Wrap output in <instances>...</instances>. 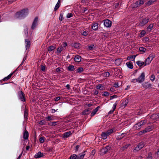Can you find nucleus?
<instances>
[{
    "mask_svg": "<svg viewBox=\"0 0 159 159\" xmlns=\"http://www.w3.org/2000/svg\"><path fill=\"white\" fill-rule=\"evenodd\" d=\"M28 9L25 8L16 12L15 17L16 19H22L25 17L28 14Z\"/></svg>",
    "mask_w": 159,
    "mask_h": 159,
    "instance_id": "obj_1",
    "label": "nucleus"
},
{
    "mask_svg": "<svg viewBox=\"0 0 159 159\" xmlns=\"http://www.w3.org/2000/svg\"><path fill=\"white\" fill-rule=\"evenodd\" d=\"M145 123L146 122L144 120H142L135 124L134 126V128L136 130H139Z\"/></svg>",
    "mask_w": 159,
    "mask_h": 159,
    "instance_id": "obj_2",
    "label": "nucleus"
},
{
    "mask_svg": "<svg viewBox=\"0 0 159 159\" xmlns=\"http://www.w3.org/2000/svg\"><path fill=\"white\" fill-rule=\"evenodd\" d=\"M18 95L19 99L21 101L25 102L26 101L25 93L22 91H19L18 92Z\"/></svg>",
    "mask_w": 159,
    "mask_h": 159,
    "instance_id": "obj_3",
    "label": "nucleus"
},
{
    "mask_svg": "<svg viewBox=\"0 0 159 159\" xmlns=\"http://www.w3.org/2000/svg\"><path fill=\"white\" fill-rule=\"evenodd\" d=\"M111 148V146L110 145H108L103 148H102L100 150V152L101 155H103L106 153L110 150Z\"/></svg>",
    "mask_w": 159,
    "mask_h": 159,
    "instance_id": "obj_4",
    "label": "nucleus"
},
{
    "mask_svg": "<svg viewBox=\"0 0 159 159\" xmlns=\"http://www.w3.org/2000/svg\"><path fill=\"white\" fill-rule=\"evenodd\" d=\"M144 4V1L143 0H139L135 2L132 4V8H136Z\"/></svg>",
    "mask_w": 159,
    "mask_h": 159,
    "instance_id": "obj_5",
    "label": "nucleus"
},
{
    "mask_svg": "<svg viewBox=\"0 0 159 159\" xmlns=\"http://www.w3.org/2000/svg\"><path fill=\"white\" fill-rule=\"evenodd\" d=\"M144 146V143L143 141H142L139 143V144L135 147L134 151L135 150L136 152L138 151L142 148Z\"/></svg>",
    "mask_w": 159,
    "mask_h": 159,
    "instance_id": "obj_6",
    "label": "nucleus"
},
{
    "mask_svg": "<svg viewBox=\"0 0 159 159\" xmlns=\"http://www.w3.org/2000/svg\"><path fill=\"white\" fill-rule=\"evenodd\" d=\"M38 19V16L36 17L34 19L31 28L32 30H34L37 26Z\"/></svg>",
    "mask_w": 159,
    "mask_h": 159,
    "instance_id": "obj_7",
    "label": "nucleus"
},
{
    "mask_svg": "<svg viewBox=\"0 0 159 159\" xmlns=\"http://www.w3.org/2000/svg\"><path fill=\"white\" fill-rule=\"evenodd\" d=\"M104 25L107 28L110 27L112 25L111 21L109 19H106L103 21Z\"/></svg>",
    "mask_w": 159,
    "mask_h": 159,
    "instance_id": "obj_8",
    "label": "nucleus"
},
{
    "mask_svg": "<svg viewBox=\"0 0 159 159\" xmlns=\"http://www.w3.org/2000/svg\"><path fill=\"white\" fill-rule=\"evenodd\" d=\"M145 73L142 72L139 77L138 78V83H141L143 82L145 79Z\"/></svg>",
    "mask_w": 159,
    "mask_h": 159,
    "instance_id": "obj_9",
    "label": "nucleus"
},
{
    "mask_svg": "<svg viewBox=\"0 0 159 159\" xmlns=\"http://www.w3.org/2000/svg\"><path fill=\"white\" fill-rule=\"evenodd\" d=\"M142 86L145 89H150L152 88V84L149 83L148 82H144L142 84Z\"/></svg>",
    "mask_w": 159,
    "mask_h": 159,
    "instance_id": "obj_10",
    "label": "nucleus"
},
{
    "mask_svg": "<svg viewBox=\"0 0 159 159\" xmlns=\"http://www.w3.org/2000/svg\"><path fill=\"white\" fill-rule=\"evenodd\" d=\"M149 19L148 17H146L143 19L139 23V25L141 26H143L146 24L148 21Z\"/></svg>",
    "mask_w": 159,
    "mask_h": 159,
    "instance_id": "obj_11",
    "label": "nucleus"
},
{
    "mask_svg": "<svg viewBox=\"0 0 159 159\" xmlns=\"http://www.w3.org/2000/svg\"><path fill=\"white\" fill-rule=\"evenodd\" d=\"M98 23L95 22L93 23L91 25V28L95 31L97 30L98 29Z\"/></svg>",
    "mask_w": 159,
    "mask_h": 159,
    "instance_id": "obj_12",
    "label": "nucleus"
},
{
    "mask_svg": "<svg viewBox=\"0 0 159 159\" xmlns=\"http://www.w3.org/2000/svg\"><path fill=\"white\" fill-rule=\"evenodd\" d=\"M29 134L28 131L25 129L24 130V132L23 134V138L24 139L27 140L28 139Z\"/></svg>",
    "mask_w": 159,
    "mask_h": 159,
    "instance_id": "obj_13",
    "label": "nucleus"
},
{
    "mask_svg": "<svg viewBox=\"0 0 159 159\" xmlns=\"http://www.w3.org/2000/svg\"><path fill=\"white\" fill-rule=\"evenodd\" d=\"M91 110V108L86 109L83 111L82 112V114L83 115H88L90 113Z\"/></svg>",
    "mask_w": 159,
    "mask_h": 159,
    "instance_id": "obj_14",
    "label": "nucleus"
},
{
    "mask_svg": "<svg viewBox=\"0 0 159 159\" xmlns=\"http://www.w3.org/2000/svg\"><path fill=\"white\" fill-rule=\"evenodd\" d=\"M25 48L26 49L29 48L30 45V42L29 39H25Z\"/></svg>",
    "mask_w": 159,
    "mask_h": 159,
    "instance_id": "obj_15",
    "label": "nucleus"
},
{
    "mask_svg": "<svg viewBox=\"0 0 159 159\" xmlns=\"http://www.w3.org/2000/svg\"><path fill=\"white\" fill-rule=\"evenodd\" d=\"M151 118L153 120L159 118V113L153 114L151 116Z\"/></svg>",
    "mask_w": 159,
    "mask_h": 159,
    "instance_id": "obj_16",
    "label": "nucleus"
},
{
    "mask_svg": "<svg viewBox=\"0 0 159 159\" xmlns=\"http://www.w3.org/2000/svg\"><path fill=\"white\" fill-rule=\"evenodd\" d=\"M28 109L25 107L24 111V118L25 120H27L28 119Z\"/></svg>",
    "mask_w": 159,
    "mask_h": 159,
    "instance_id": "obj_17",
    "label": "nucleus"
},
{
    "mask_svg": "<svg viewBox=\"0 0 159 159\" xmlns=\"http://www.w3.org/2000/svg\"><path fill=\"white\" fill-rule=\"evenodd\" d=\"M43 156V153L40 152H39L35 155L34 157L35 158H39Z\"/></svg>",
    "mask_w": 159,
    "mask_h": 159,
    "instance_id": "obj_18",
    "label": "nucleus"
},
{
    "mask_svg": "<svg viewBox=\"0 0 159 159\" xmlns=\"http://www.w3.org/2000/svg\"><path fill=\"white\" fill-rule=\"evenodd\" d=\"M72 134L71 132L70 131H69L64 133L63 134V137L67 138L70 136Z\"/></svg>",
    "mask_w": 159,
    "mask_h": 159,
    "instance_id": "obj_19",
    "label": "nucleus"
},
{
    "mask_svg": "<svg viewBox=\"0 0 159 159\" xmlns=\"http://www.w3.org/2000/svg\"><path fill=\"white\" fill-rule=\"evenodd\" d=\"M81 57L80 56L76 55L74 58V60L75 62H79L81 61Z\"/></svg>",
    "mask_w": 159,
    "mask_h": 159,
    "instance_id": "obj_20",
    "label": "nucleus"
},
{
    "mask_svg": "<svg viewBox=\"0 0 159 159\" xmlns=\"http://www.w3.org/2000/svg\"><path fill=\"white\" fill-rule=\"evenodd\" d=\"M126 64L129 68L132 69L133 68V66L132 62H127L126 63Z\"/></svg>",
    "mask_w": 159,
    "mask_h": 159,
    "instance_id": "obj_21",
    "label": "nucleus"
},
{
    "mask_svg": "<svg viewBox=\"0 0 159 159\" xmlns=\"http://www.w3.org/2000/svg\"><path fill=\"white\" fill-rule=\"evenodd\" d=\"M126 134L125 133H122L120 135L116 137V140H120L121 139L123 138L124 136H125Z\"/></svg>",
    "mask_w": 159,
    "mask_h": 159,
    "instance_id": "obj_22",
    "label": "nucleus"
},
{
    "mask_svg": "<svg viewBox=\"0 0 159 159\" xmlns=\"http://www.w3.org/2000/svg\"><path fill=\"white\" fill-rule=\"evenodd\" d=\"M156 1V0H149L148 1L145 3L146 6H149L151 5L153 2Z\"/></svg>",
    "mask_w": 159,
    "mask_h": 159,
    "instance_id": "obj_23",
    "label": "nucleus"
},
{
    "mask_svg": "<svg viewBox=\"0 0 159 159\" xmlns=\"http://www.w3.org/2000/svg\"><path fill=\"white\" fill-rule=\"evenodd\" d=\"M56 48V47L55 46H53L52 45L48 47L47 50L48 52H50L54 50Z\"/></svg>",
    "mask_w": 159,
    "mask_h": 159,
    "instance_id": "obj_24",
    "label": "nucleus"
},
{
    "mask_svg": "<svg viewBox=\"0 0 159 159\" xmlns=\"http://www.w3.org/2000/svg\"><path fill=\"white\" fill-rule=\"evenodd\" d=\"M152 61L151 60V59L148 57L145 61V66L149 65Z\"/></svg>",
    "mask_w": 159,
    "mask_h": 159,
    "instance_id": "obj_25",
    "label": "nucleus"
},
{
    "mask_svg": "<svg viewBox=\"0 0 159 159\" xmlns=\"http://www.w3.org/2000/svg\"><path fill=\"white\" fill-rule=\"evenodd\" d=\"M87 152L86 151H84V152H82L81 153L79 154V159H83L84 156L85 155V152Z\"/></svg>",
    "mask_w": 159,
    "mask_h": 159,
    "instance_id": "obj_26",
    "label": "nucleus"
},
{
    "mask_svg": "<svg viewBox=\"0 0 159 159\" xmlns=\"http://www.w3.org/2000/svg\"><path fill=\"white\" fill-rule=\"evenodd\" d=\"M101 136L102 138L105 139L107 138L108 135L107 134L106 132H104L102 133Z\"/></svg>",
    "mask_w": 159,
    "mask_h": 159,
    "instance_id": "obj_27",
    "label": "nucleus"
},
{
    "mask_svg": "<svg viewBox=\"0 0 159 159\" xmlns=\"http://www.w3.org/2000/svg\"><path fill=\"white\" fill-rule=\"evenodd\" d=\"M139 50L140 52L142 53H143L146 52L147 49L144 47H140L139 48Z\"/></svg>",
    "mask_w": 159,
    "mask_h": 159,
    "instance_id": "obj_28",
    "label": "nucleus"
},
{
    "mask_svg": "<svg viewBox=\"0 0 159 159\" xmlns=\"http://www.w3.org/2000/svg\"><path fill=\"white\" fill-rule=\"evenodd\" d=\"M136 64L139 67H141L143 65H145V62H142L141 61H138L136 62Z\"/></svg>",
    "mask_w": 159,
    "mask_h": 159,
    "instance_id": "obj_29",
    "label": "nucleus"
},
{
    "mask_svg": "<svg viewBox=\"0 0 159 159\" xmlns=\"http://www.w3.org/2000/svg\"><path fill=\"white\" fill-rule=\"evenodd\" d=\"M80 43H75L72 45V47H73L77 49L80 48Z\"/></svg>",
    "mask_w": 159,
    "mask_h": 159,
    "instance_id": "obj_30",
    "label": "nucleus"
},
{
    "mask_svg": "<svg viewBox=\"0 0 159 159\" xmlns=\"http://www.w3.org/2000/svg\"><path fill=\"white\" fill-rule=\"evenodd\" d=\"M128 102V100L127 99L123 101L121 104L122 107H125L127 105Z\"/></svg>",
    "mask_w": 159,
    "mask_h": 159,
    "instance_id": "obj_31",
    "label": "nucleus"
},
{
    "mask_svg": "<svg viewBox=\"0 0 159 159\" xmlns=\"http://www.w3.org/2000/svg\"><path fill=\"white\" fill-rule=\"evenodd\" d=\"M74 69V66L72 65H70L67 68V69L70 71H73Z\"/></svg>",
    "mask_w": 159,
    "mask_h": 159,
    "instance_id": "obj_32",
    "label": "nucleus"
},
{
    "mask_svg": "<svg viewBox=\"0 0 159 159\" xmlns=\"http://www.w3.org/2000/svg\"><path fill=\"white\" fill-rule=\"evenodd\" d=\"M136 56V55H134L129 56L127 57V60H130L131 59L132 61H134V60Z\"/></svg>",
    "mask_w": 159,
    "mask_h": 159,
    "instance_id": "obj_33",
    "label": "nucleus"
},
{
    "mask_svg": "<svg viewBox=\"0 0 159 159\" xmlns=\"http://www.w3.org/2000/svg\"><path fill=\"white\" fill-rule=\"evenodd\" d=\"M146 133H147L146 131L145 130V129H144V130L139 132L137 134V135L138 136H141L142 135H143L144 134H145Z\"/></svg>",
    "mask_w": 159,
    "mask_h": 159,
    "instance_id": "obj_34",
    "label": "nucleus"
},
{
    "mask_svg": "<svg viewBox=\"0 0 159 159\" xmlns=\"http://www.w3.org/2000/svg\"><path fill=\"white\" fill-rule=\"evenodd\" d=\"M70 159H79L76 154H73L71 155L70 158Z\"/></svg>",
    "mask_w": 159,
    "mask_h": 159,
    "instance_id": "obj_35",
    "label": "nucleus"
},
{
    "mask_svg": "<svg viewBox=\"0 0 159 159\" xmlns=\"http://www.w3.org/2000/svg\"><path fill=\"white\" fill-rule=\"evenodd\" d=\"M153 127L152 126H150L147 127L144 129L146 131V132H148L151 131L153 129Z\"/></svg>",
    "mask_w": 159,
    "mask_h": 159,
    "instance_id": "obj_36",
    "label": "nucleus"
},
{
    "mask_svg": "<svg viewBox=\"0 0 159 159\" xmlns=\"http://www.w3.org/2000/svg\"><path fill=\"white\" fill-rule=\"evenodd\" d=\"M96 88L97 89L101 90L103 89L104 87L102 84H99L97 85V86L96 87Z\"/></svg>",
    "mask_w": 159,
    "mask_h": 159,
    "instance_id": "obj_37",
    "label": "nucleus"
},
{
    "mask_svg": "<svg viewBox=\"0 0 159 159\" xmlns=\"http://www.w3.org/2000/svg\"><path fill=\"white\" fill-rule=\"evenodd\" d=\"M88 48L90 50H91L93 49L94 48L96 47V46L94 45V44H92L90 45H88Z\"/></svg>",
    "mask_w": 159,
    "mask_h": 159,
    "instance_id": "obj_38",
    "label": "nucleus"
},
{
    "mask_svg": "<svg viewBox=\"0 0 159 159\" xmlns=\"http://www.w3.org/2000/svg\"><path fill=\"white\" fill-rule=\"evenodd\" d=\"M113 132V129H110L108 130L106 132V133L108 136H109L111 134H112Z\"/></svg>",
    "mask_w": 159,
    "mask_h": 159,
    "instance_id": "obj_39",
    "label": "nucleus"
},
{
    "mask_svg": "<svg viewBox=\"0 0 159 159\" xmlns=\"http://www.w3.org/2000/svg\"><path fill=\"white\" fill-rule=\"evenodd\" d=\"M146 32L144 30H142L141 32L140 33L139 36L140 37H142L144 36L146 34Z\"/></svg>",
    "mask_w": 159,
    "mask_h": 159,
    "instance_id": "obj_40",
    "label": "nucleus"
},
{
    "mask_svg": "<svg viewBox=\"0 0 159 159\" xmlns=\"http://www.w3.org/2000/svg\"><path fill=\"white\" fill-rule=\"evenodd\" d=\"M121 63V61L120 59H117L115 61V63L117 66L119 65Z\"/></svg>",
    "mask_w": 159,
    "mask_h": 159,
    "instance_id": "obj_41",
    "label": "nucleus"
},
{
    "mask_svg": "<svg viewBox=\"0 0 159 159\" xmlns=\"http://www.w3.org/2000/svg\"><path fill=\"white\" fill-rule=\"evenodd\" d=\"M24 33L25 36L26 37H27L28 36V28L26 27V28L24 29Z\"/></svg>",
    "mask_w": 159,
    "mask_h": 159,
    "instance_id": "obj_42",
    "label": "nucleus"
},
{
    "mask_svg": "<svg viewBox=\"0 0 159 159\" xmlns=\"http://www.w3.org/2000/svg\"><path fill=\"white\" fill-rule=\"evenodd\" d=\"M155 57V55L154 54H150L148 57L151 59V61H152L153 59Z\"/></svg>",
    "mask_w": 159,
    "mask_h": 159,
    "instance_id": "obj_43",
    "label": "nucleus"
},
{
    "mask_svg": "<svg viewBox=\"0 0 159 159\" xmlns=\"http://www.w3.org/2000/svg\"><path fill=\"white\" fill-rule=\"evenodd\" d=\"M129 144H127L125 146H124L123 147L120 148V150L121 151H123L125 149H126L129 146Z\"/></svg>",
    "mask_w": 159,
    "mask_h": 159,
    "instance_id": "obj_44",
    "label": "nucleus"
},
{
    "mask_svg": "<svg viewBox=\"0 0 159 159\" xmlns=\"http://www.w3.org/2000/svg\"><path fill=\"white\" fill-rule=\"evenodd\" d=\"M63 47H60L58 48L57 49V52L59 53L61 52L63 50Z\"/></svg>",
    "mask_w": 159,
    "mask_h": 159,
    "instance_id": "obj_45",
    "label": "nucleus"
},
{
    "mask_svg": "<svg viewBox=\"0 0 159 159\" xmlns=\"http://www.w3.org/2000/svg\"><path fill=\"white\" fill-rule=\"evenodd\" d=\"M83 71V69L82 67H80L77 70V73H81Z\"/></svg>",
    "mask_w": 159,
    "mask_h": 159,
    "instance_id": "obj_46",
    "label": "nucleus"
},
{
    "mask_svg": "<svg viewBox=\"0 0 159 159\" xmlns=\"http://www.w3.org/2000/svg\"><path fill=\"white\" fill-rule=\"evenodd\" d=\"M101 34H103V35H102L103 36H104V37L105 38H106L107 37H108L109 35V33H108L106 32V33H103L101 32Z\"/></svg>",
    "mask_w": 159,
    "mask_h": 159,
    "instance_id": "obj_47",
    "label": "nucleus"
},
{
    "mask_svg": "<svg viewBox=\"0 0 159 159\" xmlns=\"http://www.w3.org/2000/svg\"><path fill=\"white\" fill-rule=\"evenodd\" d=\"M60 6V5L58 4V3H57L54 8V11H56L59 8Z\"/></svg>",
    "mask_w": 159,
    "mask_h": 159,
    "instance_id": "obj_48",
    "label": "nucleus"
},
{
    "mask_svg": "<svg viewBox=\"0 0 159 159\" xmlns=\"http://www.w3.org/2000/svg\"><path fill=\"white\" fill-rule=\"evenodd\" d=\"M45 138L44 137H40L39 139V142L40 143H43L44 141Z\"/></svg>",
    "mask_w": 159,
    "mask_h": 159,
    "instance_id": "obj_49",
    "label": "nucleus"
},
{
    "mask_svg": "<svg viewBox=\"0 0 159 159\" xmlns=\"http://www.w3.org/2000/svg\"><path fill=\"white\" fill-rule=\"evenodd\" d=\"M153 26V24H150L147 27V29L148 30L149 29L150 30V31H151L152 29Z\"/></svg>",
    "mask_w": 159,
    "mask_h": 159,
    "instance_id": "obj_50",
    "label": "nucleus"
},
{
    "mask_svg": "<svg viewBox=\"0 0 159 159\" xmlns=\"http://www.w3.org/2000/svg\"><path fill=\"white\" fill-rule=\"evenodd\" d=\"M155 78V76L154 74H152L150 76V80L153 81L154 80Z\"/></svg>",
    "mask_w": 159,
    "mask_h": 159,
    "instance_id": "obj_51",
    "label": "nucleus"
},
{
    "mask_svg": "<svg viewBox=\"0 0 159 159\" xmlns=\"http://www.w3.org/2000/svg\"><path fill=\"white\" fill-rule=\"evenodd\" d=\"M63 14L61 13L60 14V16L59 17V20L61 21L63 20Z\"/></svg>",
    "mask_w": 159,
    "mask_h": 159,
    "instance_id": "obj_52",
    "label": "nucleus"
},
{
    "mask_svg": "<svg viewBox=\"0 0 159 159\" xmlns=\"http://www.w3.org/2000/svg\"><path fill=\"white\" fill-rule=\"evenodd\" d=\"M53 120V119L52 116H48L46 118V120L47 121L52 120Z\"/></svg>",
    "mask_w": 159,
    "mask_h": 159,
    "instance_id": "obj_53",
    "label": "nucleus"
},
{
    "mask_svg": "<svg viewBox=\"0 0 159 159\" xmlns=\"http://www.w3.org/2000/svg\"><path fill=\"white\" fill-rule=\"evenodd\" d=\"M73 16V14L72 13H68L66 16V17L67 18H69L72 17Z\"/></svg>",
    "mask_w": 159,
    "mask_h": 159,
    "instance_id": "obj_54",
    "label": "nucleus"
},
{
    "mask_svg": "<svg viewBox=\"0 0 159 159\" xmlns=\"http://www.w3.org/2000/svg\"><path fill=\"white\" fill-rule=\"evenodd\" d=\"M103 75L105 77H108L110 75V73L108 72H107L104 73Z\"/></svg>",
    "mask_w": 159,
    "mask_h": 159,
    "instance_id": "obj_55",
    "label": "nucleus"
},
{
    "mask_svg": "<svg viewBox=\"0 0 159 159\" xmlns=\"http://www.w3.org/2000/svg\"><path fill=\"white\" fill-rule=\"evenodd\" d=\"M152 154L151 153H149L148 154V156L147 157V158L148 159H152Z\"/></svg>",
    "mask_w": 159,
    "mask_h": 159,
    "instance_id": "obj_56",
    "label": "nucleus"
},
{
    "mask_svg": "<svg viewBox=\"0 0 159 159\" xmlns=\"http://www.w3.org/2000/svg\"><path fill=\"white\" fill-rule=\"evenodd\" d=\"M109 95V93L107 92H105L104 93L102 94V95L106 97L107 96Z\"/></svg>",
    "mask_w": 159,
    "mask_h": 159,
    "instance_id": "obj_57",
    "label": "nucleus"
},
{
    "mask_svg": "<svg viewBox=\"0 0 159 159\" xmlns=\"http://www.w3.org/2000/svg\"><path fill=\"white\" fill-rule=\"evenodd\" d=\"M118 102V101H116V102H115V103L114 104L113 106V111H115L116 108V105H117V103H116L117 102Z\"/></svg>",
    "mask_w": 159,
    "mask_h": 159,
    "instance_id": "obj_58",
    "label": "nucleus"
},
{
    "mask_svg": "<svg viewBox=\"0 0 159 159\" xmlns=\"http://www.w3.org/2000/svg\"><path fill=\"white\" fill-rule=\"evenodd\" d=\"M45 66L41 65V70L43 71L44 72L45 70Z\"/></svg>",
    "mask_w": 159,
    "mask_h": 159,
    "instance_id": "obj_59",
    "label": "nucleus"
},
{
    "mask_svg": "<svg viewBox=\"0 0 159 159\" xmlns=\"http://www.w3.org/2000/svg\"><path fill=\"white\" fill-rule=\"evenodd\" d=\"M57 122H51L49 124L50 125H56Z\"/></svg>",
    "mask_w": 159,
    "mask_h": 159,
    "instance_id": "obj_60",
    "label": "nucleus"
},
{
    "mask_svg": "<svg viewBox=\"0 0 159 159\" xmlns=\"http://www.w3.org/2000/svg\"><path fill=\"white\" fill-rule=\"evenodd\" d=\"M100 108V106H98L96 108L94 109L93 110L94 111L96 112L97 113V112L98 111V110Z\"/></svg>",
    "mask_w": 159,
    "mask_h": 159,
    "instance_id": "obj_61",
    "label": "nucleus"
},
{
    "mask_svg": "<svg viewBox=\"0 0 159 159\" xmlns=\"http://www.w3.org/2000/svg\"><path fill=\"white\" fill-rule=\"evenodd\" d=\"M16 71V70H15L13 72L11 73L10 74H9L7 76V77L10 79L12 75Z\"/></svg>",
    "mask_w": 159,
    "mask_h": 159,
    "instance_id": "obj_62",
    "label": "nucleus"
},
{
    "mask_svg": "<svg viewBox=\"0 0 159 159\" xmlns=\"http://www.w3.org/2000/svg\"><path fill=\"white\" fill-rule=\"evenodd\" d=\"M81 34L84 36H87L88 34L86 31H84Z\"/></svg>",
    "mask_w": 159,
    "mask_h": 159,
    "instance_id": "obj_63",
    "label": "nucleus"
},
{
    "mask_svg": "<svg viewBox=\"0 0 159 159\" xmlns=\"http://www.w3.org/2000/svg\"><path fill=\"white\" fill-rule=\"evenodd\" d=\"M117 97V96L116 95H114L110 96V100H111L114 98H116Z\"/></svg>",
    "mask_w": 159,
    "mask_h": 159,
    "instance_id": "obj_64",
    "label": "nucleus"
}]
</instances>
